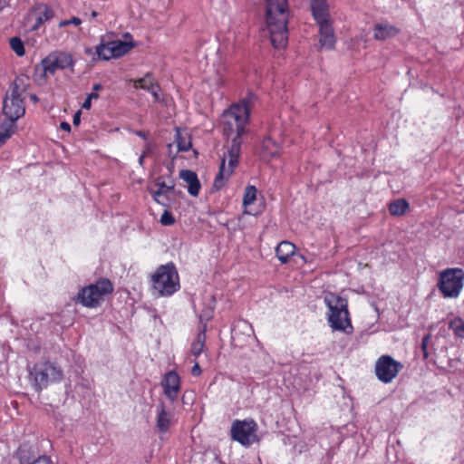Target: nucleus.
Instances as JSON below:
<instances>
[{
	"instance_id": "nucleus-1",
	"label": "nucleus",
	"mask_w": 464,
	"mask_h": 464,
	"mask_svg": "<svg viewBox=\"0 0 464 464\" xmlns=\"http://www.w3.org/2000/svg\"><path fill=\"white\" fill-rule=\"evenodd\" d=\"M255 101L256 96L249 93L237 103L232 104L222 114L223 132L227 139H231V145L222 158L219 171L214 180V187L217 189L226 184L238 165L240 139L245 132V126L248 121L250 109Z\"/></svg>"
},
{
	"instance_id": "nucleus-2",
	"label": "nucleus",
	"mask_w": 464,
	"mask_h": 464,
	"mask_svg": "<svg viewBox=\"0 0 464 464\" xmlns=\"http://www.w3.org/2000/svg\"><path fill=\"white\" fill-rule=\"evenodd\" d=\"M288 16L287 0H266V24L275 48L287 44Z\"/></svg>"
},
{
	"instance_id": "nucleus-3",
	"label": "nucleus",
	"mask_w": 464,
	"mask_h": 464,
	"mask_svg": "<svg viewBox=\"0 0 464 464\" xmlns=\"http://www.w3.org/2000/svg\"><path fill=\"white\" fill-rule=\"evenodd\" d=\"M324 302L328 308L326 316L331 329L334 332L352 334L353 327L347 299L334 293H327L324 297Z\"/></svg>"
},
{
	"instance_id": "nucleus-4",
	"label": "nucleus",
	"mask_w": 464,
	"mask_h": 464,
	"mask_svg": "<svg viewBox=\"0 0 464 464\" xmlns=\"http://www.w3.org/2000/svg\"><path fill=\"white\" fill-rule=\"evenodd\" d=\"M152 295L168 297L179 290V277L172 263L160 266L150 276Z\"/></svg>"
},
{
	"instance_id": "nucleus-5",
	"label": "nucleus",
	"mask_w": 464,
	"mask_h": 464,
	"mask_svg": "<svg viewBox=\"0 0 464 464\" xmlns=\"http://www.w3.org/2000/svg\"><path fill=\"white\" fill-rule=\"evenodd\" d=\"M25 83L23 78H16L11 85L10 92L6 94L3 102V112L6 121L12 122L13 131L15 130V121L24 116L25 108L24 104Z\"/></svg>"
},
{
	"instance_id": "nucleus-6",
	"label": "nucleus",
	"mask_w": 464,
	"mask_h": 464,
	"mask_svg": "<svg viewBox=\"0 0 464 464\" xmlns=\"http://www.w3.org/2000/svg\"><path fill=\"white\" fill-rule=\"evenodd\" d=\"M30 381L35 391L41 392L49 384L63 379V371L54 362H41L29 370Z\"/></svg>"
},
{
	"instance_id": "nucleus-7",
	"label": "nucleus",
	"mask_w": 464,
	"mask_h": 464,
	"mask_svg": "<svg viewBox=\"0 0 464 464\" xmlns=\"http://www.w3.org/2000/svg\"><path fill=\"white\" fill-rule=\"evenodd\" d=\"M113 291L109 279L102 278L95 284L82 288L77 295V301L88 308H95L101 304L104 297Z\"/></svg>"
},
{
	"instance_id": "nucleus-8",
	"label": "nucleus",
	"mask_w": 464,
	"mask_h": 464,
	"mask_svg": "<svg viewBox=\"0 0 464 464\" xmlns=\"http://www.w3.org/2000/svg\"><path fill=\"white\" fill-rule=\"evenodd\" d=\"M464 285L461 268H447L440 272L438 288L445 298H457Z\"/></svg>"
},
{
	"instance_id": "nucleus-9",
	"label": "nucleus",
	"mask_w": 464,
	"mask_h": 464,
	"mask_svg": "<svg viewBox=\"0 0 464 464\" xmlns=\"http://www.w3.org/2000/svg\"><path fill=\"white\" fill-rule=\"evenodd\" d=\"M257 424L252 419L236 420L231 425V438L243 446L257 441Z\"/></svg>"
},
{
	"instance_id": "nucleus-10",
	"label": "nucleus",
	"mask_w": 464,
	"mask_h": 464,
	"mask_svg": "<svg viewBox=\"0 0 464 464\" xmlns=\"http://www.w3.org/2000/svg\"><path fill=\"white\" fill-rule=\"evenodd\" d=\"M175 180L171 176L159 177L154 181V188L149 191L155 202L169 207L175 195Z\"/></svg>"
},
{
	"instance_id": "nucleus-11",
	"label": "nucleus",
	"mask_w": 464,
	"mask_h": 464,
	"mask_svg": "<svg viewBox=\"0 0 464 464\" xmlns=\"http://www.w3.org/2000/svg\"><path fill=\"white\" fill-rule=\"evenodd\" d=\"M402 368L403 365L391 355H382L375 362V374L380 382L390 383L396 378Z\"/></svg>"
},
{
	"instance_id": "nucleus-12",
	"label": "nucleus",
	"mask_w": 464,
	"mask_h": 464,
	"mask_svg": "<svg viewBox=\"0 0 464 464\" xmlns=\"http://www.w3.org/2000/svg\"><path fill=\"white\" fill-rule=\"evenodd\" d=\"M178 418L174 408L160 401L155 407V428L160 434L168 433L176 425Z\"/></svg>"
},
{
	"instance_id": "nucleus-13",
	"label": "nucleus",
	"mask_w": 464,
	"mask_h": 464,
	"mask_svg": "<svg viewBox=\"0 0 464 464\" xmlns=\"http://www.w3.org/2000/svg\"><path fill=\"white\" fill-rule=\"evenodd\" d=\"M133 47L134 44L132 42L111 41L106 44H100L96 47V54L100 60L108 61L126 54Z\"/></svg>"
},
{
	"instance_id": "nucleus-14",
	"label": "nucleus",
	"mask_w": 464,
	"mask_h": 464,
	"mask_svg": "<svg viewBox=\"0 0 464 464\" xmlns=\"http://www.w3.org/2000/svg\"><path fill=\"white\" fill-rule=\"evenodd\" d=\"M73 63L74 62L72 55L65 52L51 53L42 61V66L45 75H53L59 70L72 67Z\"/></svg>"
},
{
	"instance_id": "nucleus-15",
	"label": "nucleus",
	"mask_w": 464,
	"mask_h": 464,
	"mask_svg": "<svg viewBox=\"0 0 464 464\" xmlns=\"http://www.w3.org/2000/svg\"><path fill=\"white\" fill-rule=\"evenodd\" d=\"M161 387L164 395L169 401L171 403L176 401L180 392V378L179 374L174 371L168 372L162 378Z\"/></svg>"
},
{
	"instance_id": "nucleus-16",
	"label": "nucleus",
	"mask_w": 464,
	"mask_h": 464,
	"mask_svg": "<svg viewBox=\"0 0 464 464\" xmlns=\"http://www.w3.org/2000/svg\"><path fill=\"white\" fill-rule=\"evenodd\" d=\"M400 29L388 21H381L373 26V38L378 41H385L395 37Z\"/></svg>"
},
{
	"instance_id": "nucleus-17",
	"label": "nucleus",
	"mask_w": 464,
	"mask_h": 464,
	"mask_svg": "<svg viewBox=\"0 0 464 464\" xmlns=\"http://www.w3.org/2000/svg\"><path fill=\"white\" fill-rule=\"evenodd\" d=\"M317 24L319 26V42L321 46L326 49H333L334 47L336 38L331 20L317 23Z\"/></svg>"
},
{
	"instance_id": "nucleus-18",
	"label": "nucleus",
	"mask_w": 464,
	"mask_h": 464,
	"mask_svg": "<svg viewBox=\"0 0 464 464\" xmlns=\"http://www.w3.org/2000/svg\"><path fill=\"white\" fill-rule=\"evenodd\" d=\"M310 6L316 23L330 20L329 6L326 0H311Z\"/></svg>"
},
{
	"instance_id": "nucleus-19",
	"label": "nucleus",
	"mask_w": 464,
	"mask_h": 464,
	"mask_svg": "<svg viewBox=\"0 0 464 464\" xmlns=\"http://www.w3.org/2000/svg\"><path fill=\"white\" fill-rule=\"evenodd\" d=\"M179 178L188 184V192L197 197L200 190V183L197 174L188 169H182L179 171Z\"/></svg>"
},
{
	"instance_id": "nucleus-20",
	"label": "nucleus",
	"mask_w": 464,
	"mask_h": 464,
	"mask_svg": "<svg viewBox=\"0 0 464 464\" xmlns=\"http://www.w3.org/2000/svg\"><path fill=\"white\" fill-rule=\"evenodd\" d=\"M280 146L270 137H266L263 140L260 155L263 160H268L279 153Z\"/></svg>"
},
{
	"instance_id": "nucleus-21",
	"label": "nucleus",
	"mask_w": 464,
	"mask_h": 464,
	"mask_svg": "<svg viewBox=\"0 0 464 464\" xmlns=\"http://www.w3.org/2000/svg\"><path fill=\"white\" fill-rule=\"evenodd\" d=\"M295 252V246L289 241H282L276 248V257L282 264L287 263Z\"/></svg>"
},
{
	"instance_id": "nucleus-22",
	"label": "nucleus",
	"mask_w": 464,
	"mask_h": 464,
	"mask_svg": "<svg viewBox=\"0 0 464 464\" xmlns=\"http://www.w3.org/2000/svg\"><path fill=\"white\" fill-rule=\"evenodd\" d=\"M36 10H37V17H36V22L32 28L33 30H37L41 24L51 20L54 15L53 11L49 6H47L45 5H39Z\"/></svg>"
},
{
	"instance_id": "nucleus-23",
	"label": "nucleus",
	"mask_w": 464,
	"mask_h": 464,
	"mask_svg": "<svg viewBox=\"0 0 464 464\" xmlns=\"http://www.w3.org/2000/svg\"><path fill=\"white\" fill-rule=\"evenodd\" d=\"M257 190L255 186H246L245 188L243 206L245 208V213L248 215H255V212L251 209V205L256 198Z\"/></svg>"
},
{
	"instance_id": "nucleus-24",
	"label": "nucleus",
	"mask_w": 464,
	"mask_h": 464,
	"mask_svg": "<svg viewBox=\"0 0 464 464\" xmlns=\"http://www.w3.org/2000/svg\"><path fill=\"white\" fill-rule=\"evenodd\" d=\"M131 82L135 89L140 88L147 92H150L158 84L150 73H147L144 77L132 80Z\"/></svg>"
},
{
	"instance_id": "nucleus-25",
	"label": "nucleus",
	"mask_w": 464,
	"mask_h": 464,
	"mask_svg": "<svg viewBox=\"0 0 464 464\" xmlns=\"http://www.w3.org/2000/svg\"><path fill=\"white\" fill-rule=\"evenodd\" d=\"M206 342L205 329L200 331L197 339L192 343L190 348V353L197 359L203 352Z\"/></svg>"
},
{
	"instance_id": "nucleus-26",
	"label": "nucleus",
	"mask_w": 464,
	"mask_h": 464,
	"mask_svg": "<svg viewBox=\"0 0 464 464\" xmlns=\"http://www.w3.org/2000/svg\"><path fill=\"white\" fill-rule=\"evenodd\" d=\"M409 208V203L402 198L394 200L389 205V211L393 216H401Z\"/></svg>"
},
{
	"instance_id": "nucleus-27",
	"label": "nucleus",
	"mask_w": 464,
	"mask_h": 464,
	"mask_svg": "<svg viewBox=\"0 0 464 464\" xmlns=\"http://www.w3.org/2000/svg\"><path fill=\"white\" fill-rule=\"evenodd\" d=\"M175 142L179 151H188L191 148V141L189 138L182 135L179 130H177L175 135Z\"/></svg>"
},
{
	"instance_id": "nucleus-28",
	"label": "nucleus",
	"mask_w": 464,
	"mask_h": 464,
	"mask_svg": "<svg viewBox=\"0 0 464 464\" xmlns=\"http://www.w3.org/2000/svg\"><path fill=\"white\" fill-rule=\"evenodd\" d=\"M449 327L453 331L456 336L464 339V320L462 318H454L450 322Z\"/></svg>"
},
{
	"instance_id": "nucleus-29",
	"label": "nucleus",
	"mask_w": 464,
	"mask_h": 464,
	"mask_svg": "<svg viewBox=\"0 0 464 464\" xmlns=\"http://www.w3.org/2000/svg\"><path fill=\"white\" fill-rule=\"evenodd\" d=\"M13 133L12 122H0V146L5 143Z\"/></svg>"
},
{
	"instance_id": "nucleus-30",
	"label": "nucleus",
	"mask_w": 464,
	"mask_h": 464,
	"mask_svg": "<svg viewBox=\"0 0 464 464\" xmlns=\"http://www.w3.org/2000/svg\"><path fill=\"white\" fill-rule=\"evenodd\" d=\"M9 43H10V46L12 48V50L15 53V54L17 56H23L24 55V43L22 42V40L19 38V37H12L10 40H9Z\"/></svg>"
},
{
	"instance_id": "nucleus-31",
	"label": "nucleus",
	"mask_w": 464,
	"mask_h": 464,
	"mask_svg": "<svg viewBox=\"0 0 464 464\" xmlns=\"http://www.w3.org/2000/svg\"><path fill=\"white\" fill-rule=\"evenodd\" d=\"M160 223L163 226H171L175 223V218L169 211L165 210L160 217Z\"/></svg>"
},
{
	"instance_id": "nucleus-32",
	"label": "nucleus",
	"mask_w": 464,
	"mask_h": 464,
	"mask_svg": "<svg viewBox=\"0 0 464 464\" xmlns=\"http://www.w3.org/2000/svg\"><path fill=\"white\" fill-rule=\"evenodd\" d=\"M82 24V20L78 17H72L69 20H63L59 23V27H64L69 24L80 25Z\"/></svg>"
},
{
	"instance_id": "nucleus-33",
	"label": "nucleus",
	"mask_w": 464,
	"mask_h": 464,
	"mask_svg": "<svg viewBox=\"0 0 464 464\" xmlns=\"http://www.w3.org/2000/svg\"><path fill=\"white\" fill-rule=\"evenodd\" d=\"M160 87L159 86V84L154 86L153 89H151L149 92L153 96L155 102H159L160 101Z\"/></svg>"
},
{
	"instance_id": "nucleus-34",
	"label": "nucleus",
	"mask_w": 464,
	"mask_h": 464,
	"mask_svg": "<svg viewBox=\"0 0 464 464\" xmlns=\"http://www.w3.org/2000/svg\"><path fill=\"white\" fill-rule=\"evenodd\" d=\"M202 371H201V368L199 366V363L195 360L194 362V365L191 369V373L192 375L194 376H199L201 374Z\"/></svg>"
},
{
	"instance_id": "nucleus-35",
	"label": "nucleus",
	"mask_w": 464,
	"mask_h": 464,
	"mask_svg": "<svg viewBox=\"0 0 464 464\" xmlns=\"http://www.w3.org/2000/svg\"><path fill=\"white\" fill-rule=\"evenodd\" d=\"M429 339H430V335H425V336L422 338V342H421V349H422V351H423V353H424V357H425V358H427V356H428V353H427V345H428Z\"/></svg>"
},
{
	"instance_id": "nucleus-36",
	"label": "nucleus",
	"mask_w": 464,
	"mask_h": 464,
	"mask_svg": "<svg viewBox=\"0 0 464 464\" xmlns=\"http://www.w3.org/2000/svg\"><path fill=\"white\" fill-rule=\"evenodd\" d=\"M92 101L91 98L86 97L85 101L83 102L82 108L85 110H90L92 107Z\"/></svg>"
},
{
	"instance_id": "nucleus-37",
	"label": "nucleus",
	"mask_w": 464,
	"mask_h": 464,
	"mask_svg": "<svg viewBox=\"0 0 464 464\" xmlns=\"http://www.w3.org/2000/svg\"><path fill=\"white\" fill-rule=\"evenodd\" d=\"M80 118H81V111H77L72 119V122L74 125H78L80 123Z\"/></svg>"
},
{
	"instance_id": "nucleus-38",
	"label": "nucleus",
	"mask_w": 464,
	"mask_h": 464,
	"mask_svg": "<svg viewBox=\"0 0 464 464\" xmlns=\"http://www.w3.org/2000/svg\"><path fill=\"white\" fill-rule=\"evenodd\" d=\"M61 129L63 130H66V131H70L71 130V126L68 122H62L61 125H60Z\"/></svg>"
},
{
	"instance_id": "nucleus-39",
	"label": "nucleus",
	"mask_w": 464,
	"mask_h": 464,
	"mask_svg": "<svg viewBox=\"0 0 464 464\" xmlns=\"http://www.w3.org/2000/svg\"><path fill=\"white\" fill-rule=\"evenodd\" d=\"M88 98H91V100H97L99 98V94L97 93V92H92L91 93H89L87 95Z\"/></svg>"
},
{
	"instance_id": "nucleus-40",
	"label": "nucleus",
	"mask_w": 464,
	"mask_h": 464,
	"mask_svg": "<svg viewBox=\"0 0 464 464\" xmlns=\"http://www.w3.org/2000/svg\"><path fill=\"white\" fill-rule=\"evenodd\" d=\"M144 159H145V152H142L139 158V164L141 167L144 165Z\"/></svg>"
},
{
	"instance_id": "nucleus-41",
	"label": "nucleus",
	"mask_w": 464,
	"mask_h": 464,
	"mask_svg": "<svg viewBox=\"0 0 464 464\" xmlns=\"http://www.w3.org/2000/svg\"><path fill=\"white\" fill-rule=\"evenodd\" d=\"M136 134L139 137L142 138L143 140H147V134L145 132L139 130V131H136Z\"/></svg>"
},
{
	"instance_id": "nucleus-42",
	"label": "nucleus",
	"mask_w": 464,
	"mask_h": 464,
	"mask_svg": "<svg viewBox=\"0 0 464 464\" xmlns=\"http://www.w3.org/2000/svg\"><path fill=\"white\" fill-rule=\"evenodd\" d=\"M101 89H102V85H101L100 83H96V84H94V85H93V87H92V91H93V92H98V91H100Z\"/></svg>"
},
{
	"instance_id": "nucleus-43",
	"label": "nucleus",
	"mask_w": 464,
	"mask_h": 464,
	"mask_svg": "<svg viewBox=\"0 0 464 464\" xmlns=\"http://www.w3.org/2000/svg\"><path fill=\"white\" fill-rule=\"evenodd\" d=\"M30 99L34 103H36L38 102V97L35 94H31Z\"/></svg>"
},
{
	"instance_id": "nucleus-44",
	"label": "nucleus",
	"mask_w": 464,
	"mask_h": 464,
	"mask_svg": "<svg viewBox=\"0 0 464 464\" xmlns=\"http://www.w3.org/2000/svg\"><path fill=\"white\" fill-rule=\"evenodd\" d=\"M150 150V145L149 143L146 144V148L143 152H145V157L148 155V153Z\"/></svg>"
},
{
	"instance_id": "nucleus-45",
	"label": "nucleus",
	"mask_w": 464,
	"mask_h": 464,
	"mask_svg": "<svg viewBox=\"0 0 464 464\" xmlns=\"http://www.w3.org/2000/svg\"><path fill=\"white\" fill-rule=\"evenodd\" d=\"M225 83V80L222 77H219L218 79V84L223 85Z\"/></svg>"
},
{
	"instance_id": "nucleus-46",
	"label": "nucleus",
	"mask_w": 464,
	"mask_h": 464,
	"mask_svg": "<svg viewBox=\"0 0 464 464\" xmlns=\"http://www.w3.org/2000/svg\"><path fill=\"white\" fill-rule=\"evenodd\" d=\"M97 12L96 11H92V17H96L97 16Z\"/></svg>"
},
{
	"instance_id": "nucleus-47",
	"label": "nucleus",
	"mask_w": 464,
	"mask_h": 464,
	"mask_svg": "<svg viewBox=\"0 0 464 464\" xmlns=\"http://www.w3.org/2000/svg\"><path fill=\"white\" fill-rule=\"evenodd\" d=\"M125 37H131L130 34H126Z\"/></svg>"
},
{
	"instance_id": "nucleus-48",
	"label": "nucleus",
	"mask_w": 464,
	"mask_h": 464,
	"mask_svg": "<svg viewBox=\"0 0 464 464\" xmlns=\"http://www.w3.org/2000/svg\"><path fill=\"white\" fill-rule=\"evenodd\" d=\"M172 148V144H169V149L170 150Z\"/></svg>"
}]
</instances>
